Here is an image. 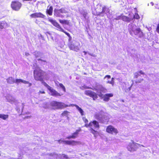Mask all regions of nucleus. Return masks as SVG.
<instances>
[{
  "instance_id": "5",
  "label": "nucleus",
  "mask_w": 159,
  "mask_h": 159,
  "mask_svg": "<svg viewBox=\"0 0 159 159\" xmlns=\"http://www.w3.org/2000/svg\"><path fill=\"white\" fill-rule=\"evenodd\" d=\"M95 116L97 120L103 123L108 122L109 120L108 117L104 115L102 112L96 113Z\"/></svg>"
},
{
  "instance_id": "53",
  "label": "nucleus",
  "mask_w": 159,
  "mask_h": 159,
  "mask_svg": "<svg viewBox=\"0 0 159 159\" xmlns=\"http://www.w3.org/2000/svg\"><path fill=\"white\" fill-rule=\"evenodd\" d=\"M33 1L34 2H35L36 1V0H31V1Z\"/></svg>"
},
{
  "instance_id": "11",
  "label": "nucleus",
  "mask_w": 159,
  "mask_h": 159,
  "mask_svg": "<svg viewBox=\"0 0 159 159\" xmlns=\"http://www.w3.org/2000/svg\"><path fill=\"white\" fill-rule=\"evenodd\" d=\"M22 4L18 1H14L11 2V7L14 10L18 11L21 7Z\"/></svg>"
},
{
  "instance_id": "27",
  "label": "nucleus",
  "mask_w": 159,
  "mask_h": 159,
  "mask_svg": "<svg viewBox=\"0 0 159 159\" xmlns=\"http://www.w3.org/2000/svg\"><path fill=\"white\" fill-rule=\"evenodd\" d=\"M38 60L39 61V63L41 65H44L46 64L47 63L46 61L44 60H43L41 59H38Z\"/></svg>"
},
{
  "instance_id": "12",
  "label": "nucleus",
  "mask_w": 159,
  "mask_h": 159,
  "mask_svg": "<svg viewBox=\"0 0 159 159\" xmlns=\"http://www.w3.org/2000/svg\"><path fill=\"white\" fill-rule=\"evenodd\" d=\"M53 158L54 159H69L68 157L66 155L61 154L58 155L56 153L53 154L50 158V159Z\"/></svg>"
},
{
  "instance_id": "37",
  "label": "nucleus",
  "mask_w": 159,
  "mask_h": 159,
  "mask_svg": "<svg viewBox=\"0 0 159 159\" xmlns=\"http://www.w3.org/2000/svg\"><path fill=\"white\" fill-rule=\"evenodd\" d=\"M97 95L101 98H102L103 95L102 94L101 92H97Z\"/></svg>"
},
{
  "instance_id": "26",
  "label": "nucleus",
  "mask_w": 159,
  "mask_h": 159,
  "mask_svg": "<svg viewBox=\"0 0 159 159\" xmlns=\"http://www.w3.org/2000/svg\"><path fill=\"white\" fill-rule=\"evenodd\" d=\"M8 117V115H5L0 114V118H2L4 120H6Z\"/></svg>"
},
{
  "instance_id": "23",
  "label": "nucleus",
  "mask_w": 159,
  "mask_h": 159,
  "mask_svg": "<svg viewBox=\"0 0 159 159\" xmlns=\"http://www.w3.org/2000/svg\"><path fill=\"white\" fill-rule=\"evenodd\" d=\"M74 106H75L76 107V109L80 112L81 116H83L84 115V111L80 107L76 104L74 105Z\"/></svg>"
},
{
  "instance_id": "4",
  "label": "nucleus",
  "mask_w": 159,
  "mask_h": 159,
  "mask_svg": "<svg viewBox=\"0 0 159 159\" xmlns=\"http://www.w3.org/2000/svg\"><path fill=\"white\" fill-rule=\"evenodd\" d=\"M44 73L39 67L36 68L34 70V77L37 80H43Z\"/></svg>"
},
{
  "instance_id": "30",
  "label": "nucleus",
  "mask_w": 159,
  "mask_h": 159,
  "mask_svg": "<svg viewBox=\"0 0 159 159\" xmlns=\"http://www.w3.org/2000/svg\"><path fill=\"white\" fill-rule=\"evenodd\" d=\"M59 22L62 24H68V22L66 20H59Z\"/></svg>"
},
{
  "instance_id": "13",
  "label": "nucleus",
  "mask_w": 159,
  "mask_h": 159,
  "mask_svg": "<svg viewBox=\"0 0 159 159\" xmlns=\"http://www.w3.org/2000/svg\"><path fill=\"white\" fill-rule=\"evenodd\" d=\"M106 131L112 134H116L118 133V130L112 125L108 126L106 129Z\"/></svg>"
},
{
  "instance_id": "41",
  "label": "nucleus",
  "mask_w": 159,
  "mask_h": 159,
  "mask_svg": "<svg viewBox=\"0 0 159 159\" xmlns=\"http://www.w3.org/2000/svg\"><path fill=\"white\" fill-rule=\"evenodd\" d=\"M48 89V87H50L49 85H48L47 83H44L43 84Z\"/></svg>"
},
{
  "instance_id": "50",
  "label": "nucleus",
  "mask_w": 159,
  "mask_h": 159,
  "mask_svg": "<svg viewBox=\"0 0 159 159\" xmlns=\"http://www.w3.org/2000/svg\"><path fill=\"white\" fill-rule=\"evenodd\" d=\"M150 4L152 6H153L154 5L153 3L152 2L150 3Z\"/></svg>"
},
{
  "instance_id": "49",
  "label": "nucleus",
  "mask_w": 159,
  "mask_h": 159,
  "mask_svg": "<svg viewBox=\"0 0 159 159\" xmlns=\"http://www.w3.org/2000/svg\"><path fill=\"white\" fill-rule=\"evenodd\" d=\"M83 52H84V55H86V54L87 53V52H86V51H83Z\"/></svg>"
},
{
  "instance_id": "57",
  "label": "nucleus",
  "mask_w": 159,
  "mask_h": 159,
  "mask_svg": "<svg viewBox=\"0 0 159 159\" xmlns=\"http://www.w3.org/2000/svg\"><path fill=\"white\" fill-rule=\"evenodd\" d=\"M1 155V152H0V156Z\"/></svg>"
},
{
  "instance_id": "16",
  "label": "nucleus",
  "mask_w": 159,
  "mask_h": 159,
  "mask_svg": "<svg viewBox=\"0 0 159 159\" xmlns=\"http://www.w3.org/2000/svg\"><path fill=\"white\" fill-rule=\"evenodd\" d=\"M49 21L52 24L58 29V30L60 31H63V29L60 26L59 24L55 20H53L51 18H48Z\"/></svg>"
},
{
  "instance_id": "25",
  "label": "nucleus",
  "mask_w": 159,
  "mask_h": 159,
  "mask_svg": "<svg viewBox=\"0 0 159 159\" xmlns=\"http://www.w3.org/2000/svg\"><path fill=\"white\" fill-rule=\"evenodd\" d=\"M80 13L83 15L85 19H87L88 17L87 16V13L86 11H82L80 12Z\"/></svg>"
},
{
  "instance_id": "47",
  "label": "nucleus",
  "mask_w": 159,
  "mask_h": 159,
  "mask_svg": "<svg viewBox=\"0 0 159 159\" xmlns=\"http://www.w3.org/2000/svg\"><path fill=\"white\" fill-rule=\"evenodd\" d=\"M25 55L26 56H29V53H28L25 52Z\"/></svg>"
},
{
  "instance_id": "15",
  "label": "nucleus",
  "mask_w": 159,
  "mask_h": 159,
  "mask_svg": "<svg viewBox=\"0 0 159 159\" xmlns=\"http://www.w3.org/2000/svg\"><path fill=\"white\" fill-rule=\"evenodd\" d=\"M139 144H135L133 143H132L129 144L128 145L127 148L128 151L130 152L135 151L138 148Z\"/></svg>"
},
{
  "instance_id": "3",
  "label": "nucleus",
  "mask_w": 159,
  "mask_h": 159,
  "mask_svg": "<svg viewBox=\"0 0 159 159\" xmlns=\"http://www.w3.org/2000/svg\"><path fill=\"white\" fill-rule=\"evenodd\" d=\"M85 126L86 127H89L91 128V132L94 134V137L96 138V136L98 135V133L93 129V128L95 129H98L99 128L98 123L96 120H94L93 122H90L89 124L87 123H85Z\"/></svg>"
},
{
  "instance_id": "45",
  "label": "nucleus",
  "mask_w": 159,
  "mask_h": 159,
  "mask_svg": "<svg viewBox=\"0 0 159 159\" xmlns=\"http://www.w3.org/2000/svg\"><path fill=\"white\" fill-rule=\"evenodd\" d=\"M88 53L90 55H91V56H92L93 57H95V55H93V54H91L90 53H89V52H88Z\"/></svg>"
},
{
  "instance_id": "18",
  "label": "nucleus",
  "mask_w": 159,
  "mask_h": 159,
  "mask_svg": "<svg viewBox=\"0 0 159 159\" xmlns=\"http://www.w3.org/2000/svg\"><path fill=\"white\" fill-rule=\"evenodd\" d=\"M30 16L32 18H44L45 16L40 12L35 13L31 14Z\"/></svg>"
},
{
  "instance_id": "48",
  "label": "nucleus",
  "mask_w": 159,
  "mask_h": 159,
  "mask_svg": "<svg viewBox=\"0 0 159 159\" xmlns=\"http://www.w3.org/2000/svg\"><path fill=\"white\" fill-rule=\"evenodd\" d=\"M140 74H144V73L142 72L141 71H140Z\"/></svg>"
},
{
  "instance_id": "35",
  "label": "nucleus",
  "mask_w": 159,
  "mask_h": 159,
  "mask_svg": "<svg viewBox=\"0 0 159 159\" xmlns=\"http://www.w3.org/2000/svg\"><path fill=\"white\" fill-rule=\"evenodd\" d=\"M80 88H81V89L83 90V89H89L90 88L87 87L85 85H84L83 86H82L81 87H80Z\"/></svg>"
},
{
  "instance_id": "39",
  "label": "nucleus",
  "mask_w": 159,
  "mask_h": 159,
  "mask_svg": "<svg viewBox=\"0 0 159 159\" xmlns=\"http://www.w3.org/2000/svg\"><path fill=\"white\" fill-rule=\"evenodd\" d=\"M156 31L158 33H159V23L157 24Z\"/></svg>"
},
{
  "instance_id": "7",
  "label": "nucleus",
  "mask_w": 159,
  "mask_h": 159,
  "mask_svg": "<svg viewBox=\"0 0 159 159\" xmlns=\"http://www.w3.org/2000/svg\"><path fill=\"white\" fill-rule=\"evenodd\" d=\"M54 12L55 16L63 18L65 17L63 14L66 13L68 12L66 8H62L60 9H55Z\"/></svg>"
},
{
  "instance_id": "14",
  "label": "nucleus",
  "mask_w": 159,
  "mask_h": 159,
  "mask_svg": "<svg viewBox=\"0 0 159 159\" xmlns=\"http://www.w3.org/2000/svg\"><path fill=\"white\" fill-rule=\"evenodd\" d=\"M84 93L86 95L89 96L92 98L93 100H95L98 98L96 93L91 90H85Z\"/></svg>"
},
{
  "instance_id": "10",
  "label": "nucleus",
  "mask_w": 159,
  "mask_h": 159,
  "mask_svg": "<svg viewBox=\"0 0 159 159\" xmlns=\"http://www.w3.org/2000/svg\"><path fill=\"white\" fill-rule=\"evenodd\" d=\"M105 15H106L109 19H111L112 18L111 14L110 11V10L108 8L106 7H103L102 11L99 12L98 14V15L102 16H104Z\"/></svg>"
},
{
  "instance_id": "51",
  "label": "nucleus",
  "mask_w": 159,
  "mask_h": 159,
  "mask_svg": "<svg viewBox=\"0 0 159 159\" xmlns=\"http://www.w3.org/2000/svg\"><path fill=\"white\" fill-rule=\"evenodd\" d=\"M23 1H31V0H23Z\"/></svg>"
},
{
  "instance_id": "36",
  "label": "nucleus",
  "mask_w": 159,
  "mask_h": 159,
  "mask_svg": "<svg viewBox=\"0 0 159 159\" xmlns=\"http://www.w3.org/2000/svg\"><path fill=\"white\" fill-rule=\"evenodd\" d=\"M68 112V111H65L61 114V115L62 116H66L67 115Z\"/></svg>"
},
{
  "instance_id": "2",
  "label": "nucleus",
  "mask_w": 159,
  "mask_h": 159,
  "mask_svg": "<svg viewBox=\"0 0 159 159\" xmlns=\"http://www.w3.org/2000/svg\"><path fill=\"white\" fill-rule=\"evenodd\" d=\"M139 18V16L137 12H135L134 15L132 13H130L129 14L128 16L122 15L119 16L116 18H114L113 20L122 19L124 21L129 22L134 19H138Z\"/></svg>"
},
{
  "instance_id": "44",
  "label": "nucleus",
  "mask_w": 159,
  "mask_h": 159,
  "mask_svg": "<svg viewBox=\"0 0 159 159\" xmlns=\"http://www.w3.org/2000/svg\"><path fill=\"white\" fill-rule=\"evenodd\" d=\"M106 78H107L108 79H110L111 78V76L110 75H106L104 78V79H105Z\"/></svg>"
},
{
  "instance_id": "42",
  "label": "nucleus",
  "mask_w": 159,
  "mask_h": 159,
  "mask_svg": "<svg viewBox=\"0 0 159 159\" xmlns=\"http://www.w3.org/2000/svg\"><path fill=\"white\" fill-rule=\"evenodd\" d=\"M134 77L135 78H137L139 76V74L138 73H136L134 74Z\"/></svg>"
},
{
  "instance_id": "8",
  "label": "nucleus",
  "mask_w": 159,
  "mask_h": 159,
  "mask_svg": "<svg viewBox=\"0 0 159 159\" xmlns=\"http://www.w3.org/2000/svg\"><path fill=\"white\" fill-rule=\"evenodd\" d=\"M68 46L70 50L77 52L81 48L80 43L75 41L68 43Z\"/></svg>"
},
{
  "instance_id": "6",
  "label": "nucleus",
  "mask_w": 159,
  "mask_h": 159,
  "mask_svg": "<svg viewBox=\"0 0 159 159\" xmlns=\"http://www.w3.org/2000/svg\"><path fill=\"white\" fill-rule=\"evenodd\" d=\"M7 82L8 83L10 84H12L14 83L18 84L20 83H23L25 84H29L28 86L30 87L31 86L32 84L30 83L28 81H26L25 80L20 79H16L15 80L14 78L12 77H10L7 79Z\"/></svg>"
},
{
  "instance_id": "19",
  "label": "nucleus",
  "mask_w": 159,
  "mask_h": 159,
  "mask_svg": "<svg viewBox=\"0 0 159 159\" xmlns=\"http://www.w3.org/2000/svg\"><path fill=\"white\" fill-rule=\"evenodd\" d=\"M6 98L7 101L11 104L15 102L16 101L14 98L10 94H8L6 97Z\"/></svg>"
},
{
  "instance_id": "1",
  "label": "nucleus",
  "mask_w": 159,
  "mask_h": 159,
  "mask_svg": "<svg viewBox=\"0 0 159 159\" xmlns=\"http://www.w3.org/2000/svg\"><path fill=\"white\" fill-rule=\"evenodd\" d=\"M72 106V104L68 105L62 102L53 101L51 102L50 103H45L43 104V107L45 109L52 108L55 110L62 109Z\"/></svg>"
},
{
  "instance_id": "21",
  "label": "nucleus",
  "mask_w": 159,
  "mask_h": 159,
  "mask_svg": "<svg viewBox=\"0 0 159 159\" xmlns=\"http://www.w3.org/2000/svg\"><path fill=\"white\" fill-rule=\"evenodd\" d=\"M113 96L112 93H106L104 95H103L102 98H103V100L107 102L109 99L110 97H111Z\"/></svg>"
},
{
  "instance_id": "40",
  "label": "nucleus",
  "mask_w": 159,
  "mask_h": 159,
  "mask_svg": "<svg viewBox=\"0 0 159 159\" xmlns=\"http://www.w3.org/2000/svg\"><path fill=\"white\" fill-rule=\"evenodd\" d=\"M69 37V39H68V43H69L70 42H72V41H71L72 38L70 36H68Z\"/></svg>"
},
{
  "instance_id": "54",
  "label": "nucleus",
  "mask_w": 159,
  "mask_h": 159,
  "mask_svg": "<svg viewBox=\"0 0 159 159\" xmlns=\"http://www.w3.org/2000/svg\"><path fill=\"white\" fill-rule=\"evenodd\" d=\"M22 106H23V107H24V104H23V103H22Z\"/></svg>"
},
{
  "instance_id": "28",
  "label": "nucleus",
  "mask_w": 159,
  "mask_h": 159,
  "mask_svg": "<svg viewBox=\"0 0 159 159\" xmlns=\"http://www.w3.org/2000/svg\"><path fill=\"white\" fill-rule=\"evenodd\" d=\"M34 55L36 57H40L42 55V53L39 51H35L34 53Z\"/></svg>"
},
{
  "instance_id": "38",
  "label": "nucleus",
  "mask_w": 159,
  "mask_h": 159,
  "mask_svg": "<svg viewBox=\"0 0 159 159\" xmlns=\"http://www.w3.org/2000/svg\"><path fill=\"white\" fill-rule=\"evenodd\" d=\"M83 120L84 121L85 123H87L88 122V120L87 119H86L85 118V117H83Z\"/></svg>"
},
{
  "instance_id": "17",
  "label": "nucleus",
  "mask_w": 159,
  "mask_h": 159,
  "mask_svg": "<svg viewBox=\"0 0 159 159\" xmlns=\"http://www.w3.org/2000/svg\"><path fill=\"white\" fill-rule=\"evenodd\" d=\"M49 94L53 96H60V94L51 87H48Z\"/></svg>"
},
{
  "instance_id": "24",
  "label": "nucleus",
  "mask_w": 159,
  "mask_h": 159,
  "mask_svg": "<svg viewBox=\"0 0 159 159\" xmlns=\"http://www.w3.org/2000/svg\"><path fill=\"white\" fill-rule=\"evenodd\" d=\"M48 8V9L47 10L46 12L47 14H48L50 16H51L52 14L53 11V7L52 6H50L49 7V8Z\"/></svg>"
},
{
  "instance_id": "55",
  "label": "nucleus",
  "mask_w": 159,
  "mask_h": 159,
  "mask_svg": "<svg viewBox=\"0 0 159 159\" xmlns=\"http://www.w3.org/2000/svg\"><path fill=\"white\" fill-rule=\"evenodd\" d=\"M130 88H131V87H130L129 88V90L130 89Z\"/></svg>"
},
{
  "instance_id": "56",
  "label": "nucleus",
  "mask_w": 159,
  "mask_h": 159,
  "mask_svg": "<svg viewBox=\"0 0 159 159\" xmlns=\"http://www.w3.org/2000/svg\"><path fill=\"white\" fill-rule=\"evenodd\" d=\"M47 36L48 37V34H47Z\"/></svg>"
},
{
  "instance_id": "52",
  "label": "nucleus",
  "mask_w": 159,
  "mask_h": 159,
  "mask_svg": "<svg viewBox=\"0 0 159 159\" xmlns=\"http://www.w3.org/2000/svg\"><path fill=\"white\" fill-rule=\"evenodd\" d=\"M104 88H102L101 90V91L102 92H103V89Z\"/></svg>"
},
{
  "instance_id": "20",
  "label": "nucleus",
  "mask_w": 159,
  "mask_h": 159,
  "mask_svg": "<svg viewBox=\"0 0 159 159\" xmlns=\"http://www.w3.org/2000/svg\"><path fill=\"white\" fill-rule=\"evenodd\" d=\"M81 130L80 129L76 130L75 133H73L71 135L67 137V138L68 139H70L71 138L75 139L78 136L79 133L80 131Z\"/></svg>"
},
{
  "instance_id": "43",
  "label": "nucleus",
  "mask_w": 159,
  "mask_h": 159,
  "mask_svg": "<svg viewBox=\"0 0 159 159\" xmlns=\"http://www.w3.org/2000/svg\"><path fill=\"white\" fill-rule=\"evenodd\" d=\"M62 32H64L67 35V36L68 37V36H70V34L68 33H67V32L65 31L64 30H63V31H61Z\"/></svg>"
},
{
  "instance_id": "33",
  "label": "nucleus",
  "mask_w": 159,
  "mask_h": 159,
  "mask_svg": "<svg viewBox=\"0 0 159 159\" xmlns=\"http://www.w3.org/2000/svg\"><path fill=\"white\" fill-rule=\"evenodd\" d=\"M5 22L4 21L0 22V29H2L5 26Z\"/></svg>"
},
{
  "instance_id": "22",
  "label": "nucleus",
  "mask_w": 159,
  "mask_h": 159,
  "mask_svg": "<svg viewBox=\"0 0 159 159\" xmlns=\"http://www.w3.org/2000/svg\"><path fill=\"white\" fill-rule=\"evenodd\" d=\"M58 142L60 143H62V142H65L66 143L68 144H75V143H78V142L75 141H63L62 140H60L58 141Z\"/></svg>"
},
{
  "instance_id": "9",
  "label": "nucleus",
  "mask_w": 159,
  "mask_h": 159,
  "mask_svg": "<svg viewBox=\"0 0 159 159\" xmlns=\"http://www.w3.org/2000/svg\"><path fill=\"white\" fill-rule=\"evenodd\" d=\"M128 29L130 34L132 35H138L139 33V28L133 23L129 24L128 26Z\"/></svg>"
},
{
  "instance_id": "32",
  "label": "nucleus",
  "mask_w": 159,
  "mask_h": 159,
  "mask_svg": "<svg viewBox=\"0 0 159 159\" xmlns=\"http://www.w3.org/2000/svg\"><path fill=\"white\" fill-rule=\"evenodd\" d=\"M59 86L61 88L64 92H66V89L65 86L63 85L62 84L60 83L59 84Z\"/></svg>"
},
{
  "instance_id": "34",
  "label": "nucleus",
  "mask_w": 159,
  "mask_h": 159,
  "mask_svg": "<svg viewBox=\"0 0 159 159\" xmlns=\"http://www.w3.org/2000/svg\"><path fill=\"white\" fill-rule=\"evenodd\" d=\"M47 34H48L51 37V39L52 40H53V37L52 36V35L53 34V33H50V32H47Z\"/></svg>"
},
{
  "instance_id": "29",
  "label": "nucleus",
  "mask_w": 159,
  "mask_h": 159,
  "mask_svg": "<svg viewBox=\"0 0 159 159\" xmlns=\"http://www.w3.org/2000/svg\"><path fill=\"white\" fill-rule=\"evenodd\" d=\"M132 52H130L129 51H128V53L129 55H130L131 56L134 57V54L136 53L135 51L134 50H132Z\"/></svg>"
},
{
  "instance_id": "31",
  "label": "nucleus",
  "mask_w": 159,
  "mask_h": 159,
  "mask_svg": "<svg viewBox=\"0 0 159 159\" xmlns=\"http://www.w3.org/2000/svg\"><path fill=\"white\" fill-rule=\"evenodd\" d=\"M114 79L113 78H112L111 80L108 81H107V83L111 84L112 85H113L114 84Z\"/></svg>"
},
{
  "instance_id": "46",
  "label": "nucleus",
  "mask_w": 159,
  "mask_h": 159,
  "mask_svg": "<svg viewBox=\"0 0 159 159\" xmlns=\"http://www.w3.org/2000/svg\"><path fill=\"white\" fill-rule=\"evenodd\" d=\"M39 92L41 93H45V92L43 91H39Z\"/></svg>"
}]
</instances>
